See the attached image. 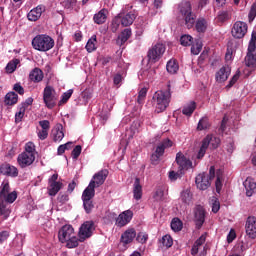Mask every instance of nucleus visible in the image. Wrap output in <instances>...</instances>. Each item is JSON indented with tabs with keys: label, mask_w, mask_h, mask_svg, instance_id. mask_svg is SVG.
<instances>
[{
	"label": "nucleus",
	"mask_w": 256,
	"mask_h": 256,
	"mask_svg": "<svg viewBox=\"0 0 256 256\" xmlns=\"http://www.w3.org/2000/svg\"><path fill=\"white\" fill-rule=\"evenodd\" d=\"M152 99L158 113L165 111L171 103V83L168 82L163 89L156 91Z\"/></svg>",
	"instance_id": "obj_1"
},
{
	"label": "nucleus",
	"mask_w": 256,
	"mask_h": 256,
	"mask_svg": "<svg viewBox=\"0 0 256 256\" xmlns=\"http://www.w3.org/2000/svg\"><path fill=\"white\" fill-rule=\"evenodd\" d=\"M32 47L36 51H51L55 47V40L47 34H38L32 39Z\"/></svg>",
	"instance_id": "obj_2"
},
{
	"label": "nucleus",
	"mask_w": 256,
	"mask_h": 256,
	"mask_svg": "<svg viewBox=\"0 0 256 256\" xmlns=\"http://www.w3.org/2000/svg\"><path fill=\"white\" fill-rule=\"evenodd\" d=\"M180 13L183 15L187 29H193L197 16L193 13L191 2H183L180 6Z\"/></svg>",
	"instance_id": "obj_3"
},
{
	"label": "nucleus",
	"mask_w": 256,
	"mask_h": 256,
	"mask_svg": "<svg viewBox=\"0 0 256 256\" xmlns=\"http://www.w3.org/2000/svg\"><path fill=\"white\" fill-rule=\"evenodd\" d=\"M0 201H5V203L9 204L17 201V191L11 192L9 180H4L0 186Z\"/></svg>",
	"instance_id": "obj_4"
},
{
	"label": "nucleus",
	"mask_w": 256,
	"mask_h": 256,
	"mask_svg": "<svg viewBox=\"0 0 256 256\" xmlns=\"http://www.w3.org/2000/svg\"><path fill=\"white\" fill-rule=\"evenodd\" d=\"M219 143H221V140L219 138L213 136H206L202 141V145L198 152L197 159H203V157H205V153H207L209 145H212L213 149H217V147H219Z\"/></svg>",
	"instance_id": "obj_5"
},
{
	"label": "nucleus",
	"mask_w": 256,
	"mask_h": 256,
	"mask_svg": "<svg viewBox=\"0 0 256 256\" xmlns=\"http://www.w3.org/2000/svg\"><path fill=\"white\" fill-rule=\"evenodd\" d=\"M108 176H109L108 169L100 170L98 173L94 174L93 178L91 179L86 189H88V191H92L95 193V188L101 187V185L105 183V180L107 179Z\"/></svg>",
	"instance_id": "obj_6"
},
{
	"label": "nucleus",
	"mask_w": 256,
	"mask_h": 256,
	"mask_svg": "<svg viewBox=\"0 0 256 256\" xmlns=\"http://www.w3.org/2000/svg\"><path fill=\"white\" fill-rule=\"evenodd\" d=\"M165 49V45L161 43L152 46L147 53L149 63H157L163 57Z\"/></svg>",
	"instance_id": "obj_7"
},
{
	"label": "nucleus",
	"mask_w": 256,
	"mask_h": 256,
	"mask_svg": "<svg viewBox=\"0 0 256 256\" xmlns=\"http://www.w3.org/2000/svg\"><path fill=\"white\" fill-rule=\"evenodd\" d=\"M43 102L48 109H53L57 105L55 88L46 86L43 91Z\"/></svg>",
	"instance_id": "obj_8"
},
{
	"label": "nucleus",
	"mask_w": 256,
	"mask_h": 256,
	"mask_svg": "<svg viewBox=\"0 0 256 256\" xmlns=\"http://www.w3.org/2000/svg\"><path fill=\"white\" fill-rule=\"evenodd\" d=\"M93 231H95V222L93 221L84 222L79 229V233H78L79 241L83 243L85 239H89V237L93 235Z\"/></svg>",
	"instance_id": "obj_9"
},
{
	"label": "nucleus",
	"mask_w": 256,
	"mask_h": 256,
	"mask_svg": "<svg viewBox=\"0 0 256 256\" xmlns=\"http://www.w3.org/2000/svg\"><path fill=\"white\" fill-rule=\"evenodd\" d=\"M93 197H95V192L88 190L87 188L82 193L84 211H86L88 214L91 213L93 209H95V204H93Z\"/></svg>",
	"instance_id": "obj_10"
},
{
	"label": "nucleus",
	"mask_w": 256,
	"mask_h": 256,
	"mask_svg": "<svg viewBox=\"0 0 256 256\" xmlns=\"http://www.w3.org/2000/svg\"><path fill=\"white\" fill-rule=\"evenodd\" d=\"M247 29H248L247 23L242 21H237L233 25L232 36L235 39H243V37L247 35Z\"/></svg>",
	"instance_id": "obj_11"
},
{
	"label": "nucleus",
	"mask_w": 256,
	"mask_h": 256,
	"mask_svg": "<svg viewBox=\"0 0 256 256\" xmlns=\"http://www.w3.org/2000/svg\"><path fill=\"white\" fill-rule=\"evenodd\" d=\"M75 235V229L73 226L66 224L58 232L59 241L62 243H67V240L71 239Z\"/></svg>",
	"instance_id": "obj_12"
},
{
	"label": "nucleus",
	"mask_w": 256,
	"mask_h": 256,
	"mask_svg": "<svg viewBox=\"0 0 256 256\" xmlns=\"http://www.w3.org/2000/svg\"><path fill=\"white\" fill-rule=\"evenodd\" d=\"M195 183H196L197 189H200V191H206V189H209V187H211V180L209 179V174L207 173L198 174L196 176Z\"/></svg>",
	"instance_id": "obj_13"
},
{
	"label": "nucleus",
	"mask_w": 256,
	"mask_h": 256,
	"mask_svg": "<svg viewBox=\"0 0 256 256\" xmlns=\"http://www.w3.org/2000/svg\"><path fill=\"white\" fill-rule=\"evenodd\" d=\"M196 229H201L205 223V208L201 205H197L194 208V219H193Z\"/></svg>",
	"instance_id": "obj_14"
},
{
	"label": "nucleus",
	"mask_w": 256,
	"mask_h": 256,
	"mask_svg": "<svg viewBox=\"0 0 256 256\" xmlns=\"http://www.w3.org/2000/svg\"><path fill=\"white\" fill-rule=\"evenodd\" d=\"M246 235L249 239H256V217L250 216L245 224Z\"/></svg>",
	"instance_id": "obj_15"
},
{
	"label": "nucleus",
	"mask_w": 256,
	"mask_h": 256,
	"mask_svg": "<svg viewBox=\"0 0 256 256\" xmlns=\"http://www.w3.org/2000/svg\"><path fill=\"white\" fill-rule=\"evenodd\" d=\"M17 162L22 169H25V167L33 165V163L35 162V154H27L25 152H22L18 156Z\"/></svg>",
	"instance_id": "obj_16"
},
{
	"label": "nucleus",
	"mask_w": 256,
	"mask_h": 256,
	"mask_svg": "<svg viewBox=\"0 0 256 256\" xmlns=\"http://www.w3.org/2000/svg\"><path fill=\"white\" fill-rule=\"evenodd\" d=\"M118 19H121V25L123 27H129V25H133V22L135 19H137V14L135 12H128L125 14V12H121L117 15Z\"/></svg>",
	"instance_id": "obj_17"
},
{
	"label": "nucleus",
	"mask_w": 256,
	"mask_h": 256,
	"mask_svg": "<svg viewBox=\"0 0 256 256\" xmlns=\"http://www.w3.org/2000/svg\"><path fill=\"white\" fill-rule=\"evenodd\" d=\"M0 173L1 175H5L6 177H18L19 170L17 169V167L9 163H4L0 166Z\"/></svg>",
	"instance_id": "obj_18"
},
{
	"label": "nucleus",
	"mask_w": 256,
	"mask_h": 256,
	"mask_svg": "<svg viewBox=\"0 0 256 256\" xmlns=\"http://www.w3.org/2000/svg\"><path fill=\"white\" fill-rule=\"evenodd\" d=\"M176 163L179 166L180 171H187L188 169H191V165H193L191 160L187 159L181 152L176 154Z\"/></svg>",
	"instance_id": "obj_19"
},
{
	"label": "nucleus",
	"mask_w": 256,
	"mask_h": 256,
	"mask_svg": "<svg viewBox=\"0 0 256 256\" xmlns=\"http://www.w3.org/2000/svg\"><path fill=\"white\" fill-rule=\"evenodd\" d=\"M131 219H133V211L126 210L119 214V216L116 219V225L117 227H125L127 223L131 222Z\"/></svg>",
	"instance_id": "obj_20"
},
{
	"label": "nucleus",
	"mask_w": 256,
	"mask_h": 256,
	"mask_svg": "<svg viewBox=\"0 0 256 256\" xmlns=\"http://www.w3.org/2000/svg\"><path fill=\"white\" fill-rule=\"evenodd\" d=\"M44 11H45V6L38 5L36 8L32 9L28 13L27 18L29 21H39Z\"/></svg>",
	"instance_id": "obj_21"
},
{
	"label": "nucleus",
	"mask_w": 256,
	"mask_h": 256,
	"mask_svg": "<svg viewBox=\"0 0 256 256\" xmlns=\"http://www.w3.org/2000/svg\"><path fill=\"white\" fill-rule=\"evenodd\" d=\"M135 237H137V232L134 228H129L121 235V241L124 245H129V243H133Z\"/></svg>",
	"instance_id": "obj_22"
},
{
	"label": "nucleus",
	"mask_w": 256,
	"mask_h": 256,
	"mask_svg": "<svg viewBox=\"0 0 256 256\" xmlns=\"http://www.w3.org/2000/svg\"><path fill=\"white\" fill-rule=\"evenodd\" d=\"M230 74H231V68L229 66H223L216 73V81H218V83H224L226 79H229Z\"/></svg>",
	"instance_id": "obj_23"
},
{
	"label": "nucleus",
	"mask_w": 256,
	"mask_h": 256,
	"mask_svg": "<svg viewBox=\"0 0 256 256\" xmlns=\"http://www.w3.org/2000/svg\"><path fill=\"white\" fill-rule=\"evenodd\" d=\"M131 34H132L131 28L124 29L121 32V34L118 36V38L116 40V44L119 45V47H121L122 45H125V43H127V41H129Z\"/></svg>",
	"instance_id": "obj_24"
},
{
	"label": "nucleus",
	"mask_w": 256,
	"mask_h": 256,
	"mask_svg": "<svg viewBox=\"0 0 256 256\" xmlns=\"http://www.w3.org/2000/svg\"><path fill=\"white\" fill-rule=\"evenodd\" d=\"M244 187L246 189L247 197H252L254 193H256V182L251 178H247L244 181Z\"/></svg>",
	"instance_id": "obj_25"
},
{
	"label": "nucleus",
	"mask_w": 256,
	"mask_h": 256,
	"mask_svg": "<svg viewBox=\"0 0 256 256\" xmlns=\"http://www.w3.org/2000/svg\"><path fill=\"white\" fill-rule=\"evenodd\" d=\"M29 79L33 81V83H41V81H43V70L34 68L29 74Z\"/></svg>",
	"instance_id": "obj_26"
},
{
	"label": "nucleus",
	"mask_w": 256,
	"mask_h": 256,
	"mask_svg": "<svg viewBox=\"0 0 256 256\" xmlns=\"http://www.w3.org/2000/svg\"><path fill=\"white\" fill-rule=\"evenodd\" d=\"M167 147H173V141H171L169 138L164 139L157 146L155 153L162 157V155H163V153H165V149H167Z\"/></svg>",
	"instance_id": "obj_27"
},
{
	"label": "nucleus",
	"mask_w": 256,
	"mask_h": 256,
	"mask_svg": "<svg viewBox=\"0 0 256 256\" xmlns=\"http://www.w3.org/2000/svg\"><path fill=\"white\" fill-rule=\"evenodd\" d=\"M133 193L136 201H139L143 197V186H141V180L139 178H135Z\"/></svg>",
	"instance_id": "obj_28"
},
{
	"label": "nucleus",
	"mask_w": 256,
	"mask_h": 256,
	"mask_svg": "<svg viewBox=\"0 0 256 256\" xmlns=\"http://www.w3.org/2000/svg\"><path fill=\"white\" fill-rule=\"evenodd\" d=\"M206 236L205 234H202L195 242L194 245L192 246L191 249V255L195 256L197 255V253H199V248L201 247V245H203L206 241Z\"/></svg>",
	"instance_id": "obj_29"
},
{
	"label": "nucleus",
	"mask_w": 256,
	"mask_h": 256,
	"mask_svg": "<svg viewBox=\"0 0 256 256\" xmlns=\"http://www.w3.org/2000/svg\"><path fill=\"white\" fill-rule=\"evenodd\" d=\"M17 101H19V96L15 92H8L5 95L4 103L5 105H16Z\"/></svg>",
	"instance_id": "obj_30"
},
{
	"label": "nucleus",
	"mask_w": 256,
	"mask_h": 256,
	"mask_svg": "<svg viewBox=\"0 0 256 256\" xmlns=\"http://www.w3.org/2000/svg\"><path fill=\"white\" fill-rule=\"evenodd\" d=\"M107 10L102 9L97 14L94 15V23H97V25H103L105 21H107Z\"/></svg>",
	"instance_id": "obj_31"
},
{
	"label": "nucleus",
	"mask_w": 256,
	"mask_h": 256,
	"mask_svg": "<svg viewBox=\"0 0 256 256\" xmlns=\"http://www.w3.org/2000/svg\"><path fill=\"white\" fill-rule=\"evenodd\" d=\"M207 20L205 18H198L195 24L196 31L198 33H205L208 27Z\"/></svg>",
	"instance_id": "obj_32"
},
{
	"label": "nucleus",
	"mask_w": 256,
	"mask_h": 256,
	"mask_svg": "<svg viewBox=\"0 0 256 256\" xmlns=\"http://www.w3.org/2000/svg\"><path fill=\"white\" fill-rule=\"evenodd\" d=\"M197 109V104L195 101H191L190 103L186 104L183 109L182 113L183 115H186L187 117H191L193 115V112Z\"/></svg>",
	"instance_id": "obj_33"
},
{
	"label": "nucleus",
	"mask_w": 256,
	"mask_h": 256,
	"mask_svg": "<svg viewBox=\"0 0 256 256\" xmlns=\"http://www.w3.org/2000/svg\"><path fill=\"white\" fill-rule=\"evenodd\" d=\"M63 189V183L54 182L50 184V188L48 189V193L51 197H55Z\"/></svg>",
	"instance_id": "obj_34"
},
{
	"label": "nucleus",
	"mask_w": 256,
	"mask_h": 256,
	"mask_svg": "<svg viewBox=\"0 0 256 256\" xmlns=\"http://www.w3.org/2000/svg\"><path fill=\"white\" fill-rule=\"evenodd\" d=\"M61 129H63L62 125L52 130V137L55 143H57V141H62L63 137H65V133H63V130Z\"/></svg>",
	"instance_id": "obj_35"
},
{
	"label": "nucleus",
	"mask_w": 256,
	"mask_h": 256,
	"mask_svg": "<svg viewBox=\"0 0 256 256\" xmlns=\"http://www.w3.org/2000/svg\"><path fill=\"white\" fill-rule=\"evenodd\" d=\"M166 69L168 73H171L172 75H175L177 71H179V64H177V60H169Z\"/></svg>",
	"instance_id": "obj_36"
},
{
	"label": "nucleus",
	"mask_w": 256,
	"mask_h": 256,
	"mask_svg": "<svg viewBox=\"0 0 256 256\" xmlns=\"http://www.w3.org/2000/svg\"><path fill=\"white\" fill-rule=\"evenodd\" d=\"M245 63L247 67H256V54L254 55L253 52H247Z\"/></svg>",
	"instance_id": "obj_37"
},
{
	"label": "nucleus",
	"mask_w": 256,
	"mask_h": 256,
	"mask_svg": "<svg viewBox=\"0 0 256 256\" xmlns=\"http://www.w3.org/2000/svg\"><path fill=\"white\" fill-rule=\"evenodd\" d=\"M192 199H193V194H191V191L184 190L181 193V201H182V203H185L186 205H189L191 203Z\"/></svg>",
	"instance_id": "obj_38"
},
{
	"label": "nucleus",
	"mask_w": 256,
	"mask_h": 256,
	"mask_svg": "<svg viewBox=\"0 0 256 256\" xmlns=\"http://www.w3.org/2000/svg\"><path fill=\"white\" fill-rule=\"evenodd\" d=\"M95 43H97V36L93 35L86 44V50L88 53H93V51H95Z\"/></svg>",
	"instance_id": "obj_39"
},
{
	"label": "nucleus",
	"mask_w": 256,
	"mask_h": 256,
	"mask_svg": "<svg viewBox=\"0 0 256 256\" xmlns=\"http://www.w3.org/2000/svg\"><path fill=\"white\" fill-rule=\"evenodd\" d=\"M172 231L179 232L183 229V222L179 218H174L171 222Z\"/></svg>",
	"instance_id": "obj_40"
},
{
	"label": "nucleus",
	"mask_w": 256,
	"mask_h": 256,
	"mask_svg": "<svg viewBox=\"0 0 256 256\" xmlns=\"http://www.w3.org/2000/svg\"><path fill=\"white\" fill-rule=\"evenodd\" d=\"M180 43L184 47H189V46L193 45V37L191 35H187V34L182 35L180 38Z\"/></svg>",
	"instance_id": "obj_41"
},
{
	"label": "nucleus",
	"mask_w": 256,
	"mask_h": 256,
	"mask_svg": "<svg viewBox=\"0 0 256 256\" xmlns=\"http://www.w3.org/2000/svg\"><path fill=\"white\" fill-rule=\"evenodd\" d=\"M66 247H68V249H74V247H79V239L75 237V234L70 237V239L66 240Z\"/></svg>",
	"instance_id": "obj_42"
},
{
	"label": "nucleus",
	"mask_w": 256,
	"mask_h": 256,
	"mask_svg": "<svg viewBox=\"0 0 256 256\" xmlns=\"http://www.w3.org/2000/svg\"><path fill=\"white\" fill-rule=\"evenodd\" d=\"M217 19L219 23H225V21L231 19V13H229V11H221L218 13Z\"/></svg>",
	"instance_id": "obj_43"
},
{
	"label": "nucleus",
	"mask_w": 256,
	"mask_h": 256,
	"mask_svg": "<svg viewBox=\"0 0 256 256\" xmlns=\"http://www.w3.org/2000/svg\"><path fill=\"white\" fill-rule=\"evenodd\" d=\"M19 63H21V61L19 59H13L12 61H10L7 64L6 71L8 73H13L15 71V69H17V65H19Z\"/></svg>",
	"instance_id": "obj_44"
},
{
	"label": "nucleus",
	"mask_w": 256,
	"mask_h": 256,
	"mask_svg": "<svg viewBox=\"0 0 256 256\" xmlns=\"http://www.w3.org/2000/svg\"><path fill=\"white\" fill-rule=\"evenodd\" d=\"M160 242L162 243L163 247H166L167 249H169V247H173V238H171V235L163 236Z\"/></svg>",
	"instance_id": "obj_45"
},
{
	"label": "nucleus",
	"mask_w": 256,
	"mask_h": 256,
	"mask_svg": "<svg viewBox=\"0 0 256 256\" xmlns=\"http://www.w3.org/2000/svg\"><path fill=\"white\" fill-rule=\"evenodd\" d=\"M210 124H209V118L205 117L200 119L197 129L198 131H204V129H209Z\"/></svg>",
	"instance_id": "obj_46"
},
{
	"label": "nucleus",
	"mask_w": 256,
	"mask_h": 256,
	"mask_svg": "<svg viewBox=\"0 0 256 256\" xmlns=\"http://www.w3.org/2000/svg\"><path fill=\"white\" fill-rule=\"evenodd\" d=\"M256 49V32L253 31L251 35V40L248 45V53H253Z\"/></svg>",
	"instance_id": "obj_47"
},
{
	"label": "nucleus",
	"mask_w": 256,
	"mask_h": 256,
	"mask_svg": "<svg viewBox=\"0 0 256 256\" xmlns=\"http://www.w3.org/2000/svg\"><path fill=\"white\" fill-rule=\"evenodd\" d=\"M147 97V88H142L139 92H138V98H137V103L139 105H143L145 98Z\"/></svg>",
	"instance_id": "obj_48"
},
{
	"label": "nucleus",
	"mask_w": 256,
	"mask_h": 256,
	"mask_svg": "<svg viewBox=\"0 0 256 256\" xmlns=\"http://www.w3.org/2000/svg\"><path fill=\"white\" fill-rule=\"evenodd\" d=\"M9 213H11V211L5 205V201L0 200V215H4L5 218H8Z\"/></svg>",
	"instance_id": "obj_49"
},
{
	"label": "nucleus",
	"mask_w": 256,
	"mask_h": 256,
	"mask_svg": "<svg viewBox=\"0 0 256 256\" xmlns=\"http://www.w3.org/2000/svg\"><path fill=\"white\" fill-rule=\"evenodd\" d=\"M71 95H73V89L68 90L67 92L62 94V99L59 101V105H63L67 103L69 99H71Z\"/></svg>",
	"instance_id": "obj_50"
},
{
	"label": "nucleus",
	"mask_w": 256,
	"mask_h": 256,
	"mask_svg": "<svg viewBox=\"0 0 256 256\" xmlns=\"http://www.w3.org/2000/svg\"><path fill=\"white\" fill-rule=\"evenodd\" d=\"M148 239H149V235H147V233L145 232L138 233L136 237V241H138V243H141L142 245L147 243Z\"/></svg>",
	"instance_id": "obj_51"
},
{
	"label": "nucleus",
	"mask_w": 256,
	"mask_h": 256,
	"mask_svg": "<svg viewBox=\"0 0 256 256\" xmlns=\"http://www.w3.org/2000/svg\"><path fill=\"white\" fill-rule=\"evenodd\" d=\"M24 153H26L28 155H35V144H33V142H28L25 145Z\"/></svg>",
	"instance_id": "obj_52"
},
{
	"label": "nucleus",
	"mask_w": 256,
	"mask_h": 256,
	"mask_svg": "<svg viewBox=\"0 0 256 256\" xmlns=\"http://www.w3.org/2000/svg\"><path fill=\"white\" fill-rule=\"evenodd\" d=\"M256 17V2H254L250 8V12L248 14L249 23H252V21H255Z\"/></svg>",
	"instance_id": "obj_53"
},
{
	"label": "nucleus",
	"mask_w": 256,
	"mask_h": 256,
	"mask_svg": "<svg viewBox=\"0 0 256 256\" xmlns=\"http://www.w3.org/2000/svg\"><path fill=\"white\" fill-rule=\"evenodd\" d=\"M119 23H121V21L116 16L115 19L112 21L111 26H110V29H111L112 33H117V31H119Z\"/></svg>",
	"instance_id": "obj_54"
},
{
	"label": "nucleus",
	"mask_w": 256,
	"mask_h": 256,
	"mask_svg": "<svg viewBox=\"0 0 256 256\" xmlns=\"http://www.w3.org/2000/svg\"><path fill=\"white\" fill-rule=\"evenodd\" d=\"M219 209H221V203L217 198L212 199V213H219Z\"/></svg>",
	"instance_id": "obj_55"
},
{
	"label": "nucleus",
	"mask_w": 256,
	"mask_h": 256,
	"mask_svg": "<svg viewBox=\"0 0 256 256\" xmlns=\"http://www.w3.org/2000/svg\"><path fill=\"white\" fill-rule=\"evenodd\" d=\"M181 175H183V171H180V172L170 171L169 179L171 181H177V179H181Z\"/></svg>",
	"instance_id": "obj_56"
},
{
	"label": "nucleus",
	"mask_w": 256,
	"mask_h": 256,
	"mask_svg": "<svg viewBox=\"0 0 256 256\" xmlns=\"http://www.w3.org/2000/svg\"><path fill=\"white\" fill-rule=\"evenodd\" d=\"M63 5L65 9H74V7L77 5V0H65Z\"/></svg>",
	"instance_id": "obj_57"
},
{
	"label": "nucleus",
	"mask_w": 256,
	"mask_h": 256,
	"mask_svg": "<svg viewBox=\"0 0 256 256\" xmlns=\"http://www.w3.org/2000/svg\"><path fill=\"white\" fill-rule=\"evenodd\" d=\"M24 116H25V107H20L19 112H17L15 115L16 123H19Z\"/></svg>",
	"instance_id": "obj_58"
},
{
	"label": "nucleus",
	"mask_w": 256,
	"mask_h": 256,
	"mask_svg": "<svg viewBox=\"0 0 256 256\" xmlns=\"http://www.w3.org/2000/svg\"><path fill=\"white\" fill-rule=\"evenodd\" d=\"M81 145L75 146V148L72 150V158L73 159H79V155H81Z\"/></svg>",
	"instance_id": "obj_59"
},
{
	"label": "nucleus",
	"mask_w": 256,
	"mask_h": 256,
	"mask_svg": "<svg viewBox=\"0 0 256 256\" xmlns=\"http://www.w3.org/2000/svg\"><path fill=\"white\" fill-rule=\"evenodd\" d=\"M165 195V192L161 189H157L154 194L155 201H163V197Z\"/></svg>",
	"instance_id": "obj_60"
},
{
	"label": "nucleus",
	"mask_w": 256,
	"mask_h": 256,
	"mask_svg": "<svg viewBox=\"0 0 256 256\" xmlns=\"http://www.w3.org/2000/svg\"><path fill=\"white\" fill-rule=\"evenodd\" d=\"M239 77H241V71H237L236 75H234L232 77V79L229 81V84L227 85V87H233V85H235L236 81H239Z\"/></svg>",
	"instance_id": "obj_61"
},
{
	"label": "nucleus",
	"mask_w": 256,
	"mask_h": 256,
	"mask_svg": "<svg viewBox=\"0 0 256 256\" xmlns=\"http://www.w3.org/2000/svg\"><path fill=\"white\" fill-rule=\"evenodd\" d=\"M69 145H73V142H68L66 144L60 145L58 147V155H63V153L67 151V147H69Z\"/></svg>",
	"instance_id": "obj_62"
},
{
	"label": "nucleus",
	"mask_w": 256,
	"mask_h": 256,
	"mask_svg": "<svg viewBox=\"0 0 256 256\" xmlns=\"http://www.w3.org/2000/svg\"><path fill=\"white\" fill-rule=\"evenodd\" d=\"M13 89L16 91V93H18L19 95H25V89L23 88V86H21L20 83H16L13 86Z\"/></svg>",
	"instance_id": "obj_63"
},
{
	"label": "nucleus",
	"mask_w": 256,
	"mask_h": 256,
	"mask_svg": "<svg viewBox=\"0 0 256 256\" xmlns=\"http://www.w3.org/2000/svg\"><path fill=\"white\" fill-rule=\"evenodd\" d=\"M59 203H67L69 201V195L60 193L57 197Z\"/></svg>",
	"instance_id": "obj_64"
}]
</instances>
